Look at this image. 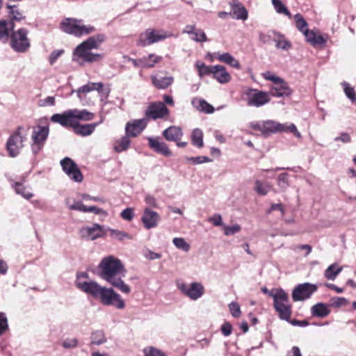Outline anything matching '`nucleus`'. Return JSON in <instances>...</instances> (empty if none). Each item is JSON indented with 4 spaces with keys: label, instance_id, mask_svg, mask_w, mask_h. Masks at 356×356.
I'll list each match as a JSON object with an SVG mask.
<instances>
[{
    "label": "nucleus",
    "instance_id": "4",
    "mask_svg": "<svg viewBox=\"0 0 356 356\" xmlns=\"http://www.w3.org/2000/svg\"><path fill=\"white\" fill-rule=\"evenodd\" d=\"M94 116L92 113L86 109H70L62 113L54 114L51 117V121L67 128V125H73L75 122H79V120H91Z\"/></svg>",
    "mask_w": 356,
    "mask_h": 356
},
{
    "label": "nucleus",
    "instance_id": "64",
    "mask_svg": "<svg viewBox=\"0 0 356 356\" xmlns=\"http://www.w3.org/2000/svg\"><path fill=\"white\" fill-rule=\"evenodd\" d=\"M63 53L64 51L63 49L56 50L51 52L49 58L50 64L53 65Z\"/></svg>",
    "mask_w": 356,
    "mask_h": 356
},
{
    "label": "nucleus",
    "instance_id": "14",
    "mask_svg": "<svg viewBox=\"0 0 356 356\" xmlns=\"http://www.w3.org/2000/svg\"><path fill=\"white\" fill-rule=\"evenodd\" d=\"M22 127H19L15 133L10 136L7 141V150L11 157L17 156L23 147L25 137L21 133Z\"/></svg>",
    "mask_w": 356,
    "mask_h": 356
},
{
    "label": "nucleus",
    "instance_id": "45",
    "mask_svg": "<svg viewBox=\"0 0 356 356\" xmlns=\"http://www.w3.org/2000/svg\"><path fill=\"white\" fill-rule=\"evenodd\" d=\"M173 245L178 249H180L186 252L190 250L191 246L184 238L176 237L172 240Z\"/></svg>",
    "mask_w": 356,
    "mask_h": 356
},
{
    "label": "nucleus",
    "instance_id": "36",
    "mask_svg": "<svg viewBox=\"0 0 356 356\" xmlns=\"http://www.w3.org/2000/svg\"><path fill=\"white\" fill-rule=\"evenodd\" d=\"M13 188L15 189V191L17 194L22 195L24 198L26 200H29L33 197V193L30 191H28L26 188L23 186V184L20 182H15L14 184L12 185Z\"/></svg>",
    "mask_w": 356,
    "mask_h": 356
},
{
    "label": "nucleus",
    "instance_id": "32",
    "mask_svg": "<svg viewBox=\"0 0 356 356\" xmlns=\"http://www.w3.org/2000/svg\"><path fill=\"white\" fill-rule=\"evenodd\" d=\"M280 126H277V133H293L297 138H300L301 134L298 131L296 126L293 123H284L282 124L278 122Z\"/></svg>",
    "mask_w": 356,
    "mask_h": 356
},
{
    "label": "nucleus",
    "instance_id": "7",
    "mask_svg": "<svg viewBox=\"0 0 356 356\" xmlns=\"http://www.w3.org/2000/svg\"><path fill=\"white\" fill-rule=\"evenodd\" d=\"M273 307L281 320L289 321L292 314V305L290 303L288 294L284 289L273 300Z\"/></svg>",
    "mask_w": 356,
    "mask_h": 356
},
{
    "label": "nucleus",
    "instance_id": "60",
    "mask_svg": "<svg viewBox=\"0 0 356 356\" xmlns=\"http://www.w3.org/2000/svg\"><path fill=\"white\" fill-rule=\"evenodd\" d=\"M262 75H263V77L266 80L271 81L275 84L278 83L280 81L283 80L282 79L280 78L279 76H277L276 75H275L274 74H273L272 72H270L269 71H267V72L263 73Z\"/></svg>",
    "mask_w": 356,
    "mask_h": 356
},
{
    "label": "nucleus",
    "instance_id": "21",
    "mask_svg": "<svg viewBox=\"0 0 356 356\" xmlns=\"http://www.w3.org/2000/svg\"><path fill=\"white\" fill-rule=\"evenodd\" d=\"M142 222L144 227L147 229L156 227L160 220V216L156 211L150 210L149 208H145L142 216Z\"/></svg>",
    "mask_w": 356,
    "mask_h": 356
},
{
    "label": "nucleus",
    "instance_id": "33",
    "mask_svg": "<svg viewBox=\"0 0 356 356\" xmlns=\"http://www.w3.org/2000/svg\"><path fill=\"white\" fill-rule=\"evenodd\" d=\"M7 8L9 10L8 16L10 19L9 22L21 21L25 18L23 13L19 10L17 6L8 4Z\"/></svg>",
    "mask_w": 356,
    "mask_h": 356
},
{
    "label": "nucleus",
    "instance_id": "57",
    "mask_svg": "<svg viewBox=\"0 0 356 356\" xmlns=\"http://www.w3.org/2000/svg\"><path fill=\"white\" fill-rule=\"evenodd\" d=\"M229 311H230L232 316H234L235 318H238L240 316L241 309H240V306L238 303H236L235 302H232L229 305Z\"/></svg>",
    "mask_w": 356,
    "mask_h": 356
},
{
    "label": "nucleus",
    "instance_id": "59",
    "mask_svg": "<svg viewBox=\"0 0 356 356\" xmlns=\"http://www.w3.org/2000/svg\"><path fill=\"white\" fill-rule=\"evenodd\" d=\"M335 142L341 141L343 143H350L351 142L350 135L345 131L341 132L339 136L334 138Z\"/></svg>",
    "mask_w": 356,
    "mask_h": 356
},
{
    "label": "nucleus",
    "instance_id": "41",
    "mask_svg": "<svg viewBox=\"0 0 356 356\" xmlns=\"http://www.w3.org/2000/svg\"><path fill=\"white\" fill-rule=\"evenodd\" d=\"M272 4L278 14H284L289 18L291 17V13L281 0H272Z\"/></svg>",
    "mask_w": 356,
    "mask_h": 356
},
{
    "label": "nucleus",
    "instance_id": "56",
    "mask_svg": "<svg viewBox=\"0 0 356 356\" xmlns=\"http://www.w3.org/2000/svg\"><path fill=\"white\" fill-rule=\"evenodd\" d=\"M78 339L76 338H67L63 343L62 346L65 348H74L78 346Z\"/></svg>",
    "mask_w": 356,
    "mask_h": 356
},
{
    "label": "nucleus",
    "instance_id": "23",
    "mask_svg": "<svg viewBox=\"0 0 356 356\" xmlns=\"http://www.w3.org/2000/svg\"><path fill=\"white\" fill-rule=\"evenodd\" d=\"M291 88L284 80H282L278 83H275V86L272 87L268 92L270 96L277 97L289 96L291 95Z\"/></svg>",
    "mask_w": 356,
    "mask_h": 356
},
{
    "label": "nucleus",
    "instance_id": "53",
    "mask_svg": "<svg viewBox=\"0 0 356 356\" xmlns=\"http://www.w3.org/2000/svg\"><path fill=\"white\" fill-rule=\"evenodd\" d=\"M8 330V318L5 313L0 312V336Z\"/></svg>",
    "mask_w": 356,
    "mask_h": 356
},
{
    "label": "nucleus",
    "instance_id": "11",
    "mask_svg": "<svg viewBox=\"0 0 356 356\" xmlns=\"http://www.w3.org/2000/svg\"><path fill=\"white\" fill-rule=\"evenodd\" d=\"M177 288L186 297L192 300H197L204 293V288L200 282H192L191 284L179 283L177 284Z\"/></svg>",
    "mask_w": 356,
    "mask_h": 356
},
{
    "label": "nucleus",
    "instance_id": "20",
    "mask_svg": "<svg viewBox=\"0 0 356 356\" xmlns=\"http://www.w3.org/2000/svg\"><path fill=\"white\" fill-rule=\"evenodd\" d=\"M81 232L84 237H87L92 241L101 238L106 234L104 227L97 223H95L92 226L83 227Z\"/></svg>",
    "mask_w": 356,
    "mask_h": 356
},
{
    "label": "nucleus",
    "instance_id": "61",
    "mask_svg": "<svg viewBox=\"0 0 356 356\" xmlns=\"http://www.w3.org/2000/svg\"><path fill=\"white\" fill-rule=\"evenodd\" d=\"M208 221L211 222L214 226L218 227V226H222L223 223L222 220V217L220 214L216 213L213 216L209 217L208 218Z\"/></svg>",
    "mask_w": 356,
    "mask_h": 356
},
{
    "label": "nucleus",
    "instance_id": "39",
    "mask_svg": "<svg viewBox=\"0 0 356 356\" xmlns=\"http://www.w3.org/2000/svg\"><path fill=\"white\" fill-rule=\"evenodd\" d=\"M277 126L280 125L277 121L272 120L264 121V135L267 136L269 134L277 133Z\"/></svg>",
    "mask_w": 356,
    "mask_h": 356
},
{
    "label": "nucleus",
    "instance_id": "22",
    "mask_svg": "<svg viewBox=\"0 0 356 356\" xmlns=\"http://www.w3.org/2000/svg\"><path fill=\"white\" fill-rule=\"evenodd\" d=\"M231 7L230 16L236 19L246 20L248 13L244 6L238 0H232L229 2Z\"/></svg>",
    "mask_w": 356,
    "mask_h": 356
},
{
    "label": "nucleus",
    "instance_id": "40",
    "mask_svg": "<svg viewBox=\"0 0 356 356\" xmlns=\"http://www.w3.org/2000/svg\"><path fill=\"white\" fill-rule=\"evenodd\" d=\"M191 140L193 145L201 148L203 147V132L200 129H195L191 135Z\"/></svg>",
    "mask_w": 356,
    "mask_h": 356
},
{
    "label": "nucleus",
    "instance_id": "58",
    "mask_svg": "<svg viewBox=\"0 0 356 356\" xmlns=\"http://www.w3.org/2000/svg\"><path fill=\"white\" fill-rule=\"evenodd\" d=\"M261 290L264 293L268 295L269 296L273 298V299L274 300L280 293V292L283 289L281 288H279V289H273L272 290H268L266 286H264L261 288Z\"/></svg>",
    "mask_w": 356,
    "mask_h": 356
},
{
    "label": "nucleus",
    "instance_id": "31",
    "mask_svg": "<svg viewBox=\"0 0 356 356\" xmlns=\"http://www.w3.org/2000/svg\"><path fill=\"white\" fill-rule=\"evenodd\" d=\"M216 58L224 63H226L236 69H241V64L240 63L229 53H224V54H220L217 53L216 54Z\"/></svg>",
    "mask_w": 356,
    "mask_h": 356
},
{
    "label": "nucleus",
    "instance_id": "13",
    "mask_svg": "<svg viewBox=\"0 0 356 356\" xmlns=\"http://www.w3.org/2000/svg\"><path fill=\"white\" fill-rule=\"evenodd\" d=\"M169 109L163 102H154L148 106L145 113V118L147 119V121L149 119L155 120L165 118L169 115Z\"/></svg>",
    "mask_w": 356,
    "mask_h": 356
},
{
    "label": "nucleus",
    "instance_id": "35",
    "mask_svg": "<svg viewBox=\"0 0 356 356\" xmlns=\"http://www.w3.org/2000/svg\"><path fill=\"white\" fill-rule=\"evenodd\" d=\"M128 135H125L124 136L122 137L119 140L115 142V144L114 145V149L117 152H121L123 151L127 150L129 145H130V140Z\"/></svg>",
    "mask_w": 356,
    "mask_h": 356
},
{
    "label": "nucleus",
    "instance_id": "25",
    "mask_svg": "<svg viewBox=\"0 0 356 356\" xmlns=\"http://www.w3.org/2000/svg\"><path fill=\"white\" fill-rule=\"evenodd\" d=\"M213 78L218 83L225 84L230 81L231 76L226 68L220 65H213Z\"/></svg>",
    "mask_w": 356,
    "mask_h": 356
},
{
    "label": "nucleus",
    "instance_id": "38",
    "mask_svg": "<svg viewBox=\"0 0 356 356\" xmlns=\"http://www.w3.org/2000/svg\"><path fill=\"white\" fill-rule=\"evenodd\" d=\"M337 264H333L325 270L324 276L329 280H334L337 275L341 272L342 268H336Z\"/></svg>",
    "mask_w": 356,
    "mask_h": 356
},
{
    "label": "nucleus",
    "instance_id": "12",
    "mask_svg": "<svg viewBox=\"0 0 356 356\" xmlns=\"http://www.w3.org/2000/svg\"><path fill=\"white\" fill-rule=\"evenodd\" d=\"M317 286L309 282L298 284L292 291L294 302L304 301L309 299L317 291Z\"/></svg>",
    "mask_w": 356,
    "mask_h": 356
},
{
    "label": "nucleus",
    "instance_id": "17",
    "mask_svg": "<svg viewBox=\"0 0 356 356\" xmlns=\"http://www.w3.org/2000/svg\"><path fill=\"white\" fill-rule=\"evenodd\" d=\"M147 123L145 118L128 122L125 127L126 134L131 137L137 136L146 128Z\"/></svg>",
    "mask_w": 356,
    "mask_h": 356
},
{
    "label": "nucleus",
    "instance_id": "44",
    "mask_svg": "<svg viewBox=\"0 0 356 356\" xmlns=\"http://www.w3.org/2000/svg\"><path fill=\"white\" fill-rule=\"evenodd\" d=\"M277 32L274 31H268L266 33L259 32V41L263 44H268L271 41H274V38L276 37Z\"/></svg>",
    "mask_w": 356,
    "mask_h": 356
},
{
    "label": "nucleus",
    "instance_id": "29",
    "mask_svg": "<svg viewBox=\"0 0 356 356\" xmlns=\"http://www.w3.org/2000/svg\"><path fill=\"white\" fill-rule=\"evenodd\" d=\"M305 36L307 41L310 42L313 45L321 44L323 45L326 43V40L321 35H317L312 30H305L302 33Z\"/></svg>",
    "mask_w": 356,
    "mask_h": 356
},
{
    "label": "nucleus",
    "instance_id": "6",
    "mask_svg": "<svg viewBox=\"0 0 356 356\" xmlns=\"http://www.w3.org/2000/svg\"><path fill=\"white\" fill-rule=\"evenodd\" d=\"M29 31L24 28H20L11 33L10 45L16 52L25 53L31 47V42L28 38Z\"/></svg>",
    "mask_w": 356,
    "mask_h": 356
},
{
    "label": "nucleus",
    "instance_id": "1",
    "mask_svg": "<svg viewBox=\"0 0 356 356\" xmlns=\"http://www.w3.org/2000/svg\"><path fill=\"white\" fill-rule=\"evenodd\" d=\"M89 275L86 272H78L76 275V286L86 294L92 298L99 299L104 305L113 306L122 309L125 307V303L120 294L117 293L112 288L102 286L95 281H82V279H88Z\"/></svg>",
    "mask_w": 356,
    "mask_h": 356
},
{
    "label": "nucleus",
    "instance_id": "3",
    "mask_svg": "<svg viewBox=\"0 0 356 356\" xmlns=\"http://www.w3.org/2000/svg\"><path fill=\"white\" fill-rule=\"evenodd\" d=\"M106 38V36L102 33L88 38L74 50L72 60L80 65L98 61L102 58V55L92 53L91 50L98 49Z\"/></svg>",
    "mask_w": 356,
    "mask_h": 356
},
{
    "label": "nucleus",
    "instance_id": "55",
    "mask_svg": "<svg viewBox=\"0 0 356 356\" xmlns=\"http://www.w3.org/2000/svg\"><path fill=\"white\" fill-rule=\"evenodd\" d=\"M144 353L145 356H165L161 350L152 346L145 348Z\"/></svg>",
    "mask_w": 356,
    "mask_h": 356
},
{
    "label": "nucleus",
    "instance_id": "51",
    "mask_svg": "<svg viewBox=\"0 0 356 356\" xmlns=\"http://www.w3.org/2000/svg\"><path fill=\"white\" fill-rule=\"evenodd\" d=\"M344 92L346 95V97L352 102H354L356 101V95L355 90L353 87L350 86V85L344 82L343 83Z\"/></svg>",
    "mask_w": 356,
    "mask_h": 356
},
{
    "label": "nucleus",
    "instance_id": "34",
    "mask_svg": "<svg viewBox=\"0 0 356 356\" xmlns=\"http://www.w3.org/2000/svg\"><path fill=\"white\" fill-rule=\"evenodd\" d=\"M274 42L277 49L289 50L291 47V43L280 33H277L276 37L274 38Z\"/></svg>",
    "mask_w": 356,
    "mask_h": 356
},
{
    "label": "nucleus",
    "instance_id": "5",
    "mask_svg": "<svg viewBox=\"0 0 356 356\" xmlns=\"http://www.w3.org/2000/svg\"><path fill=\"white\" fill-rule=\"evenodd\" d=\"M60 29L65 33L76 37L88 35L95 31L93 26L84 24L82 19L75 18H66L63 20L60 23Z\"/></svg>",
    "mask_w": 356,
    "mask_h": 356
},
{
    "label": "nucleus",
    "instance_id": "18",
    "mask_svg": "<svg viewBox=\"0 0 356 356\" xmlns=\"http://www.w3.org/2000/svg\"><path fill=\"white\" fill-rule=\"evenodd\" d=\"M147 140L149 147L155 152L165 156H172V153L168 145L159 137H148Z\"/></svg>",
    "mask_w": 356,
    "mask_h": 356
},
{
    "label": "nucleus",
    "instance_id": "15",
    "mask_svg": "<svg viewBox=\"0 0 356 356\" xmlns=\"http://www.w3.org/2000/svg\"><path fill=\"white\" fill-rule=\"evenodd\" d=\"M60 165L70 179L79 183L83 181V175L76 163L72 159L69 157L64 158L60 161Z\"/></svg>",
    "mask_w": 356,
    "mask_h": 356
},
{
    "label": "nucleus",
    "instance_id": "10",
    "mask_svg": "<svg viewBox=\"0 0 356 356\" xmlns=\"http://www.w3.org/2000/svg\"><path fill=\"white\" fill-rule=\"evenodd\" d=\"M247 104L249 106L261 107L268 104L270 100V95L268 92L254 88H248L245 91Z\"/></svg>",
    "mask_w": 356,
    "mask_h": 356
},
{
    "label": "nucleus",
    "instance_id": "46",
    "mask_svg": "<svg viewBox=\"0 0 356 356\" xmlns=\"http://www.w3.org/2000/svg\"><path fill=\"white\" fill-rule=\"evenodd\" d=\"M294 19L296 22V28L302 33L305 32V30H307V23L303 18L301 14H296L294 15Z\"/></svg>",
    "mask_w": 356,
    "mask_h": 356
},
{
    "label": "nucleus",
    "instance_id": "63",
    "mask_svg": "<svg viewBox=\"0 0 356 356\" xmlns=\"http://www.w3.org/2000/svg\"><path fill=\"white\" fill-rule=\"evenodd\" d=\"M121 217L126 220H131L134 217V209L132 208H127L121 213Z\"/></svg>",
    "mask_w": 356,
    "mask_h": 356
},
{
    "label": "nucleus",
    "instance_id": "42",
    "mask_svg": "<svg viewBox=\"0 0 356 356\" xmlns=\"http://www.w3.org/2000/svg\"><path fill=\"white\" fill-rule=\"evenodd\" d=\"M195 67L198 71L200 76L204 75L212 74L213 70V65H206L201 61H197L195 63Z\"/></svg>",
    "mask_w": 356,
    "mask_h": 356
},
{
    "label": "nucleus",
    "instance_id": "37",
    "mask_svg": "<svg viewBox=\"0 0 356 356\" xmlns=\"http://www.w3.org/2000/svg\"><path fill=\"white\" fill-rule=\"evenodd\" d=\"M106 341L104 332L102 330H96L91 334L90 343L93 345L99 346Z\"/></svg>",
    "mask_w": 356,
    "mask_h": 356
},
{
    "label": "nucleus",
    "instance_id": "50",
    "mask_svg": "<svg viewBox=\"0 0 356 356\" xmlns=\"http://www.w3.org/2000/svg\"><path fill=\"white\" fill-rule=\"evenodd\" d=\"M192 35L193 36L191 38L195 42H204L208 40L205 33L202 29H196Z\"/></svg>",
    "mask_w": 356,
    "mask_h": 356
},
{
    "label": "nucleus",
    "instance_id": "62",
    "mask_svg": "<svg viewBox=\"0 0 356 356\" xmlns=\"http://www.w3.org/2000/svg\"><path fill=\"white\" fill-rule=\"evenodd\" d=\"M67 204L68 205L69 209L71 210H76L85 213L86 206L84 205L81 201L74 202L72 204H68L67 202Z\"/></svg>",
    "mask_w": 356,
    "mask_h": 356
},
{
    "label": "nucleus",
    "instance_id": "47",
    "mask_svg": "<svg viewBox=\"0 0 356 356\" xmlns=\"http://www.w3.org/2000/svg\"><path fill=\"white\" fill-rule=\"evenodd\" d=\"M108 230L110 232L111 236L118 241L132 238V237L127 232L113 229H108Z\"/></svg>",
    "mask_w": 356,
    "mask_h": 356
},
{
    "label": "nucleus",
    "instance_id": "2",
    "mask_svg": "<svg viewBox=\"0 0 356 356\" xmlns=\"http://www.w3.org/2000/svg\"><path fill=\"white\" fill-rule=\"evenodd\" d=\"M98 270L99 276L102 280L123 293H130L131 288L122 280L126 270L119 259L113 256L103 258L99 264Z\"/></svg>",
    "mask_w": 356,
    "mask_h": 356
},
{
    "label": "nucleus",
    "instance_id": "19",
    "mask_svg": "<svg viewBox=\"0 0 356 356\" xmlns=\"http://www.w3.org/2000/svg\"><path fill=\"white\" fill-rule=\"evenodd\" d=\"M103 119L98 122H94L91 124H81L79 122H75L73 125H67V127H72L76 135L81 136H90L95 130L96 127L102 124Z\"/></svg>",
    "mask_w": 356,
    "mask_h": 356
},
{
    "label": "nucleus",
    "instance_id": "24",
    "mask_svg": "<svg viewBox=\"0 0 356 356\" xmlns=\"http://www.w3.org/2000/svg\"><path fill=\"white\" fill-rule=\"evenodd\" d=\"M15 24L6 19L0 20V41L6 43L10 38L11 33L14 31Z\"/></svg>",
    "mask_w": 356,
    "mask_h": 356
},
{
    "label": "nucleus",
    "instance_id": "43",
    "mask_svg": "<svg viewBox=\"0 0 356 356\" xmlns=\"http://www.w3.org/2000/svg\"><path fill=\"white\" fill-rule=\"evenodd\" d=\"M255 191L260 195H266L270 190V184L267 182H262L259 180H257L254 183Z\"/></svg>",
    "mask_w": 356,
    "mask_h": 356
},
{
    "label": "nucleus",
    "instance_id": "16",
    "mask_svg": "<svg viewBox=\"0 0 356 356\" xmlns=\"http://www.w3.org/2000/svg\"><path fill=\"white\" fill-rule=\"evenodd\" d=\"M93 90H97L101 97H107L110 92V90L108 88H104V84L102 82H89L88 83L82 86L76 90L77 96L79 99L83 102V99L86 97V95L88 92H90Z\"/></svg>",
    "mask_w": 356,
    "mask_h": 356
},
{
    "label": "nucleus",
    "instance_id": "48",
    "mask_svg": "<svg viewBox=\"0 0 356 356\" xmlns=\"http://www.w3.org/2000/svg\"><path fill=\"white\" fill-rule=\"evenodd\" d=\"M142 59L145 60V63L149 65L148 66H145V67L149 68L153 67L156 63L161 60L162 58L154 54H150L147 56H143Z\"/></svg>",
    "mask_w": 356,
    "mask_h": 356
},
{
    "label": "nucleus",
    "instance_id": "27",
    "mask_svg": "<svg viewBox=\"0 0 356 356\" xmlns=\"http://www.w3.org/2000/svg\"><path fill=\"white\" fill-rule=\"evenodd\" d=\"M153 85L159 89H165L172 85L174 78L171 76H162L160 75H154L151 77Z\"/></svg>",
    "mask_w": 356,
    "mask_h": 356
},
{
    "label": "nucleus",
    "instance_id": "49",
    "mask_svg": "<svg viewBox=\"0 0 356 356\" xmlns=\"http://www.w3.org/2000/svg\"><path fill=\"white\" fill-rule=\"evenodd\" d=\"M289 174L284 172L278 175L277 184L279 187L284 191L289 186Z\"/></svg>",
    "mask_w": 356,
    "mask_h": 356
},
{
    "label": "nucleus",
    "instance_id": "8",
    "mask_svg": "<svg viewBox=\"0 0 356 356\" xmlns=\"http://www.w3.org/2000/svg\"><path fill=\"white\" fill-rule=\"evenodd\" d=\"M173 35H174L168 31L148 29L140 34L138 44L145 47L171 38Z\"/></svg>",
    "mask_w": 356,
    "mask_h": 356
},
{
    "label": "nucleus",
    "instance_id": "30",
    "mask_svg": "<svg viewBox=\"0 0 356 356\" xmlns=\"http://www.w3.org/2000/svg\"><path fill=\"white\" fill-rule=\"evenodd\" d=\"M330 313L327 305L324 303H317L311 308V314L313 316L318 318H325Z\"/></svg>",
    "mask_w": 356,
    "mask_h": 356
},
{
    "label": "nucleus",
    "instance_id": "9",
    "mask_svg": "<svg viewBox=\"0 0 356 356\" xmlns=\"http://www.w3.org/2000/svg\"><path fill=\"white\" fill-rule=\"evenodd\" d=\"M49 133V129L48 126L37 125L33 127L31 150L33 154H38L43 148Z\"/></svg>",
    "mask_w": 356,
    "mask_h": 356
},
{
    "label": "nucleus",
    "instance_id": "54",
    "mask_svg": "<svg viewBox=\"0 0 356 356\" xmlns=\"http://www.w3.org/2000/svg\"><path fill=\"white\" fill-rule=\"evenodd\" d=\"M186 159L187 161H192L193 164H201L212 161V159L206 156L186 157Z\"/></svg>",
    "mask_w": 356,
    "mask_h": 356
},
{
    "label": "nucleus",
    "instance_id": "52",
    "mask_svg": "<svg viewBox=\"0 0 356 356\" xmlns=\"http://www.w3.org/2000/svg\"><path fill=\"white\" fill-rule=\"evenodd\" d=\"M224 234L226 236H232L238 233L241 230V227L238 224L232 226L223 225Z\"/></svg>",
    "mask_w": 356,
    "mask_h": 356
},
{
    "label": "nucleus",
    "instance_id": "26",
    "mask_svg": "<svg viewBox=\"0 0 356 356\" xmlns=\"http://www.w3.org/2000/svg\"><path fill=\"white\" fill-rule=\"evenodd\" d=\"M163 136L168 141L177 142L183 136V131L179 127L171 126L163 131Z\"/></svg>",
    "mask_w": 356,
    "mask_h": 356
},
{
    "label": "nucleus",
    "instance_id": "28",
    "mask_svg": "<svg viewBox=\"0 0 356 356\" xmlns=\"http://www.w3.org/2000/svg\"><path fill=\"white\" fill-rule=\"evenodd\" d=\"M191 104L197 110L205 113H213L214 108L212 105L207 103L204 99L198 97H194L191 101Z\"/></svg>",
    "mask_w": 356,
    "mask_h": 356
}]
</instances>
